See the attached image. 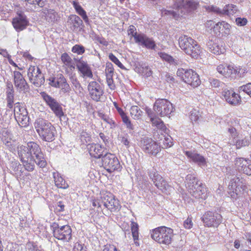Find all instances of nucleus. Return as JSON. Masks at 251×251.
Masks as SVG:
<instances>
[{"label":"nucleus","mask_w":251,"mask_h":251,"mask_svg":"<svg viewBox=\"0 0 251 251\" xmlns=\"http://www.w3.org/2000/svg\"><path fill=\"white\" fill-rule=\"evenodd\" d=\"M18 155L26 170H34V163L41 168L47 165V162L39 146L35 142H30L27 146H21L18 149Z\"/></svg>","instance_id":"nucleus-1"},{"label":"nucleus","mask_w":251,"mask_h":251,"mask_svg":"<svg viewBox=\"0 0 251 251\" xmlns=\"http://www.w3.org/2000/svg\"><path fill=\"white\" fill-rule=\"evenodd\" d=\"M68 23L72 25L71 28L73 30L78 28L83 24L81 19L75 15H72L69 17Z\"/></svg>","instance_id":"nucleus-34"},{"label":"nucleus","mask_w":251,"mask_h":251,"mask_svg":"<svg viewBox=\"0 0 251 251\" xmlns=\"http://www.w3.org/2000/svg\"><path fill=\"white\" fill-rule=\"evenodd\" d=\"M206 46L211 52L216 55L223 53L225 50L220 39L216 36L210 37L206 43Z\"/></svg>","instance_id":"nucleus-16"},{"label":"nucleus","mask_w":251,"mask_h":251,"mask_svg":"<svg viewBox=\"0 0 251 251\" xmlns=\"http://www.w3.org/2000/svg\"><path fill=\"white\" fill-rule=\"evenodd\" d=\"M193 222L191 218H188L183 223V226L186 229H190L193 226Z\"/></svg>","instance_id":"nucleus-61"},{"label":"nucleus","mask_w":251,"mask_h":251,"mask_svg":"<svg viewBox=\"0 0 251 251\" xmlns=\"http://www.w3.org/2000/svg\"><path fill=\"white\" fill-rule=\"evenodd\" d=\"M43 14L45 16L46 20L49 22H54L59 19L58 13L53 9H45L43 11Z\"/></svg>","instance_id":"nucleus-31"},{"label":"nucleus","mask_w":251,"mask_h":251,"mask_svg":"<svg viewBox=\"0 0 251 251\" xmlns=\"http://www.w3.org/2000/svg\"><path fill=\"white\" fill-rule=\"evenodd\" d=\"M178 43L180 49L193 58H197L201 53L200 45L190 37L182 35L178 39Z\"/></svg>","instance_id":"nucleus-5"},{"label":"nucleus","mask_w":251,"mask_h":251,"mask_svg":"<svg viewBox=\"0 0 251 251\" xmlns=\"http://www.w3.org/2000/svg\"><path fill=\"white\" fill-rule=\"evenodd\" d=\"M121 118L122 119L123 122L126 124L127 128L130 129H133V126L131 124V122L129 120L128 117L126 116V114L121 117Z\"/></svg>","instance_id":"nucleus-59"},{"label":"nucleus","mask_w":251,"mask_h":251,"mask_svg":"<svg viewBox=\"0 0 251 251\" xmlns=\"http://www.w3.org/2000/svg\"><path fill=\"white\" fill-rule=\"evenodd\" d=\"M158 54L162 60L170 63L171 64H173L175 66L179 64L180 61L178 60L173 58L171 55L165 52H158Z\"/></svg>","instance_id":"nucleus-38"},{"label":"nucleus","mask_w":251,"mask_h":251,"mask_svg":"<svg viewBox=\"0 0 251 251\" xmlns=\"http://www.w3.org/2000/svg\"><path fill=\"white\" fill-rule=\"evenodd\" d=\"M28 22L26 16L22 14H20L17 17L14 18L12 20V25L15 29L17 32L25 29L27 26Z\"/></svg>","instance_id":"nucleus-24"},{"label":"nucleus","mask_w":251,"mask_h":251,"mask_svg":"<svg viewBox=\"0 0 251 251\" xmlns=\"http://www.w3.org/2000/svg\"><path fill=\"white\" fill-rule=\"evenodd\" d=\"M34 126L40 137L47 142H51L54 139L55 129L49 121L42 119H37Z\"/></svg>","instance_id":"nucleus-4"},{"label":"nucleus","mask_w":251,"mask_h":251,"mask_svg":"<svg viewBox=\"0 0 251 251\" xmlns=\"http://www.w3.org/2000/svg\"><path fill=\"white\" fill-rule=\"evenodd\" d=\"M73 5L76 12L82 17L85 22L87 23L89 19L85 11L80 5L78 4L75 1L74 2Z\"/></svg>","instance_id":"nucleus-42"},{"label":"nucleus","mask_w":251,"mask_h":251,"mask_svg":"<svg viewBox=\"0 0 251 251\" xmlns=\"http://www.w3.org/2000/svg\"><path fill=\"white\" fill-rule=\"evenodd\" d=\"M217 71L221 74L226 77H228L232 75V70L233 66L231 65L226 66L223 64H220L217 68Z\"/></svg>","instance_id":"nucleus-32"},{"label":"nucleus","mask_w":251,"mask_h":251,"mask_svg":"<svg viewBox=\"0 0 251 251\" xmlns=\"http://www.w3.org/2000/svg\"><path fill=\"white\" fill-rule=\"evenodd\" d=\"M153 126H156L158 129L164 131L166 129V127L163 121L157 117L151 118V120Z\"/></svg>","instance_id":"nucleus-45"},{"label":"nucleus","mask_w":251,"mask_h":251,"mask_svg":"<svg viewBox=\"0 0 251 251\" xmlns=\"http://www.w3.org/2000/svg\"><path fill=\"white\" fill-rule=\"evenodd\" d=\"M131 230L132 235L135 244L136 246H139V244L137 241L138 240L139 232H138V225L137 223L133 221L131 222Z\"/></svg>","instance_id":"nucleus-40"},{"label":"nucleus","mask_w":251,"mask_h":251,"mask_svg":"<svg viewBox=\"0 0 251 251\" xmlns=\"http://www.w3.org/2000/svg\"><path fill=\"white\" fill-rule=\"evenodd\" d=\"M103 251H120L113 245H107L104 246Z\"/></svg>","instance_id":"nucleus-64"},{"label":"nucleus","mask_w":251,"mask_h":251,"mask_svg":"<svg viewBox=\"0 0 251 251\" xmlns=\"http://www.w3.org/2000/svg\"><path fill=\"white\" fill-rule=\"evenodd\" d=\"M208 9L220 16L226 15L228 16L233 15L238 11L236 5L233 4H227L223 9L214 6H208Z\"/></svg>","instance_id":"nucleus-19"},{"label":"nucleus","mask_w":251,"mask_h":251,"mask_svg":"<svg viewBox=\"0 0 251 251\" xmlns=\"http://www.w3.org/2000/svg\"><path fill=\"white\" fill-rule=\"evenodd\" d=\"M90 155L96 158H99L102 155L103 149L101 145L98 144H91L87 146Z\"/></svg>","instance_id":"nucleus-30"},{"label":"nucleus","mask_w":251,"mask_h":251,"mask_svg":"<svg viewBox=\"0 0 251 251\" xmlns=\"http://www.w3.org/2000/svg\"><path fill=\"white\" fill-rule=\"evenodd\" d=\"M197 5L198 3L194 0H176L173 5L176 11L164 10L162 13L176 18L195 10Z\"/></svg>","instance_id":"nucleus-2"},{"label":"nucleus","mask_w":251,"mask_h":251,"mask_svg":"<svg viewBox=\"0 0 251 251\" xmlns=\"http://www.w3.org/2000/svg\"><path fill=\"white\" fill-rule=\"evenodd\" d=\"M140 146L146 153L156 155L160 151L158 144L152 139L144 137L140 141Z\"/></svg>","instance_id":"nucleus-11"},{"label":"nucleus","mask_w":251,"mask_h":251,"mask_svg":"<svg viewBox=\"0 0 251 251\" xmlns=\"http://www.w3.org/2000/svg\"><path fill=\"white\" fill-rule=\"evenodd\" d=\"M14 84L17 90L20 92L27 91L28 89V84L22 74L18 71L13 72Z\"/></svg>","instance_id":"nucleus-20"},{"label":"nucleus","mask_w":251,"mask_h":251,"mask_svg":"<svg viewBox=\"0 0 251 251\" xmlns=\"http://www.w3.org/2000/svg\"><path fill=\"white\" fill-rule=\"evenodd\" d=\"M109 59L116 64L121 69H125V67L119 59L112 53H109L108 55Z\"/></svg>","instance_id":"nucleus-53"},{"label":"nucleus","mask_w":251,"mask_h":251,"mask_svg":"<svg viewBox=\"0 0 251 251\" xmlns=\"http://www.w3.org/2000/svg\"><path fill=\"white\" fill-rule=\"evenodd\" d=\"M140 68L138 69L137 71L143 75L147 77L150 76L152 72L149 67L146 64L142 63L139 64Z\"/></svg>","instance_id":"nucleus-41"},{"label":"nucleus","mask_w":251,"mask_h":251,"mask_svg":"<svg viewBox=\"0 0 251 251\" xmlns=\"http://www.w3.org/2000/svg\"><path fill=\"white\" fill-rule=\"evenodd\" d=\"M200 114L198 110L193 109L190 112V118L192 122H197L200 118Z\"/></svg>","instance_id":"nucleus-55"},{"label":"nucleus","mask_w":251,"mask_h":251,"mask_svg":"<svg viewBox=\"0 0 251 251\" xmlns=\"http://www.w3.org/2000/svg\"><path fill=\"white\" fill-rule=\"evenodd\" d=\"M249 144V141L246 138L243 139H238L235 142V145L237 149H240L243 147L248 146Z\"/></svg>","instance_id":"nucleus-52"},{"label":"nucleus","mask_w":251,"mask_h":251,"mask_svg":"<svg viewBox=\"0 0 251 251\" xmlns=\"http://www.w3.org/2000/svg\"><path fill=\"white\" fill-rule=\"evenodd\" d=\"M60 82L61 85L59 87L61 88L60 92L63 94L69 93L71 91V87L69 84L67 83L66 79H62Z\"/></svg>","instance_id":"nucleus-47"},{"label":"nucleus","mask_w":251,"mask_h":251,"mask_svg":"<svg viewBox=\"0 0 251 251\" xmlns=\"http://www.w3.org/2000/svg\"><path fill=\"white\" fill-rule=\"evenodd\" d=\"M73 251H87L86 247L79 242H76L75 244Z\"/></svg>","instance_id":"nucleus-57"},{"label":"nucleus","mask_w":251,"mask_h":251,"mask_svg":"<svg viewBox=\"0 0 251 251\" xmlns=\"http://www.w3.org/2000/svg\"><path fill=\"white\" fill-rule=\"evenodd\" d=\"M135 43L149 49H154L156 46L154 41L143 34H139L136 37Z\"/></svg>","instance_id":"nucleus-27"},{"label":"nucleus","mask_w":251,"mask_h":251,"mask_svg":"<svg viewBox=\"0 0 251 251\" xmlns=\"http://www.w3.org/2000/svg\"><path fill=\"white\" fill-rule=\"evenodd\" d=\"M6 95L7 106L9 108H12L14 102V90L12 87L11 88L9 87L6 91Z\"/></svg>","instance_id":"nucleus-43"},{"label":"nucleus","mask_w":251,"mask_h":251,"mask_svg":"<svg viewBox=\"0 0 251 251\" xmlns=\"http://www.w3.org/2000/svg\"><path fill=\"white\" fill-rule=\"evenodd\" d=\"M229 189L232 190L233 194L231 195L232 198H235V195H240L244 190V186L242 181L239 177L232 178L229 184Z\"/></svg>","instance_id":"nucleus-25"},{"label":"nucleus","mask_w":251,"mask_h":251,"mask_svg":"<svg viewBox=\"0 0 251 251\" xmlns=\"http://www.w3.org/2000/svg\"><path fill=\"white\" fill-rule=\"evenodd\" d=\"M101 202L104 206L111 212L119 210L121 205L118 200L111 193L106 192L101 194Z\"/></svg>","instance_id":"nucleus-9"},{"label":"nucleus","mask_w":251,"mask_h":251,"mask_svg":"<svg viewBox=\"0 0 251 251\" xmlns=\"http://www.w3.org/2000/svg\"><path fill=\"white\" fill-rule=\"evenodd\" d=\"M239 92H243L251 97V83H249L239 87Z\"/></svg>","instance_id":"nucleus-51"},{"label":"nucleus","mask_w":251,"mask_h":251,"mask_svg":"<svg viewBox=\"0 0 251 251\" xmlns=\"http://www.w3.org/2000/svg\"><path fill=\"white\" fill-rule=\"evenodd\" d=\"M41 96L56 116L61 119L64 116V113L61 105L56 100L45 92L42 93Z\"/></svg>","instance_id":"nucleus-15"},{"label":"nucleus","mask_w":251,"mask_h":251,"mask_svg":"<svg viewBox=\"0 0 251 251\" xmlns=\"http://www.w3.org/2000/svg\"><path fill=\"white\" fill-rule=\"evenodd\" d=\"M127 33L128 35H131V37H134L135 41L136 37L139 36V34H137L136 27L132 25H131L129 26V28L127 30Z\"/></svg>","instance_id":"nucleus-56"},{"label":"nucleus","mask_w":251,"mask_h":251,"mask_svg":"<svg viewBox=\"0 0 251 251\" xmlns=\"http://www.w3.org/2000/svg\"><path fill=\"white\" fill-rule=\"evenodd\" d=\"M76 67L82 78L85 79L93 78V75L91 67L86 62L80 59L78 60L76 63Z\"/></svg>","instance_id":"nucleus-21"},{"label":"nucleus","mask_w":251,"mask_h":251,"mask_svg":"<svg viewBox=\"0 0 251 251\" xmlns=\"http://www.w3.org/2000/svg\"><path fill=\"white\" fill-rule=\"evenodd\" d=\"M102 162L103 167L108 172H112L120 169V162L117 157L113 154H105L102 157Z\"/></svg>","instance_id":"nucleus-12"},{"label":"nucleus","mask_w":251,"mask_h":251,"mask_svg":"<svg viewBox=\"0 0 251 251\" xmlns=\"http://www.w3.org/2000/svg\"><path fill=\"white\" fill-rule=\"evenodd\" d=\"M53 175L55 184L58 188L66 189L68 187V184L58 173H53Z\"/></svg>","instance_id":"nucleus-35"},{"label":"nucleus","mask_w":251,"mask_h":251,"mask_svg":"<svg viewBox=\"0 0 251 251\" xmlns=\"http://www.w3.org/2000/svg\"><path fill=\"white\" fill-rule=\"evenodd\" d=\"M246 72H247V70L245 68H242L240 66L233 67L232 75H237L238 76L241 77Z\"/></svg>","instance_id":"nucleus-50"},{"label":"nucleus","mask_w":251,"mask_h":251,"mask_svg":"<svg viewBox=\"0 0 251 251\" xmlns=\"http://www.w3.org/2000/svg\"><path fill=\"white\" fill-rule=\"evenodd\" d=\"M236 99V100H237V102H236L235 104H231L232 105L236 106L237 105H239L242 101L240 96L238 94H236L234 92V94H233L232 96H231L229 97V99H231V100L232 101H234V99Z\"/></svg>","instance_id":"nucleus-60"},{"label":"nucleus","mask_w":251,"mask_h":251,"mask_svg":"<svg viewBox=\"0 0 251 251\" xmlns=\"http://www.w3.org/2000/svg\"><path fill=\"white\" fill-rule=\"evenodd\" d=\"M19 117L15 118L19 125L21 127H26L29 125V117L27 111H24V113L19 115Z\"/></svg>","instance_id":"nucleus-33"},{"label":"nucleus","mask_w":251,"mask_h":251,"mask_svg":"<svg viewBox=\"0 0 251 251\" xmlns=\"http://www.w3.org/2000/svg\"><path fill=\"white\" fill-rule=\"evenodd\" d=\"M184 153L193 162L197 163L201 167L206 166V160L203 156L191 151H184Z\"/></svg>","instance_id":"nucleus-26"},{"label":"nucleus","mask_w":251,"mask_h":251,"mask_svg":"<svg viewBox=\"0 0 251 251\" xmlns=\"http://www.w3.org/2000/svg\"><path fill=\"white\" fill-rule=\"evenodd\" d=\"M88 89L91 98L96 101L100 100L103 96V90L100 84L96 81H91L88 85Z\"/></svg>","instance_id":"nucleus-17"},{"label":"nucleus","mask_w":251,"mask_h":251,"mask_svg":"<svg viewBox=\"0 0 251 251\" xmlns=\"http://www.w3.org/2000/svg\"><path fill=\"white\" fill-rule=\"evenodd\" d=\"M27 76L30 81L36 87L44 84L45 79L40 69L35 66H30L27 71Z\"/></svg>","instance_id":"nucleus-14"},{"label":"nucleus","mask_w":251,"mask_h":251,"mask_svg":"<svg viewBox=\"0 0 251 251\" xmlns=\"http://www.w3.org/2000/svg\"><path fill=\"white\" fill-rule=\"evenodd\" d=\"M230 27L229 24L224 21L218 22L214 26L213 31L217 35H219L221 32L228 34L229 33Z\"/></svg>","instance_id":"nucleus-29"},{"label":"nucleus","mask_w":251,"mask_h":251,"mask_svg":"<svg viewBox=\"0 0 251 251\" xmlns=\"http://www.w3.org/2000/svg\"><path fill=\"white\" fill-rule=\"evenodd\" d=\"M80 139L82 144H87V143L91 141V135L89 133L85 131H82L80 133Z\"/></svg>","instance_id":"nucleus-49"},{"label":"nucleus","mask_w":251,"mask_h":251,"mask_svg":"<svg viewBox=\"0 0 251 251\" xmlns=\"http://www.w3.org/2000/svg\"><path fill=\"white\" fill-rule=\"evenodd\" d=\"M53 236L57 239L64 242H69L72 238V229L69 225L60 226L54 222L51 225Z\"/></svg>","instance_id":"nucleus-8"},{"label":"nucleus","mask_w":251,"mask_h":251,"mask_svg":"<svg viewBox=\"0 0 251 251\" xmlns=\"http://www.w3.org/2000/svg\"><path fill=\"white\" fill-rule=\"evenodd\" d=\"M235 164L240 172L251 175V161L244 158H238L235 160Z\"/></svg>","instance_id":"nucleus-22"},{"label":"nucleus","mask_w":251,"mask_h":251,"mask_svg":"<svg viewBox=\"0 0 251 251\" xmlns=\"http://www.w3.org/2000/svg\"><path fill=\"white\" fill-rule=\"evenodd\" d=\"M173 230L166 226H160L152 230L151 238L159 244L169 245L172 242Z\"/></svg>","instance_id":"nucleus-6"},{"label":"nucleus","mask_w":251,"mask_h":251,"mask_svg":"<svg viewBox=\"0 0 251 251\" xmlns=\"http://www.w3.org/2000/svg\"><path fill=\"white\" fill-rule=\"evenodd\" d=\"M153 109L158 115L163 117L170 114L174 110L173 104L166 99L157 100Z\"/></svg>","instance_id":"nucleus-10"},{"label":"nucleus","mask_w":251,"mask_h":251,"mask_svg":"<svg viewBox=\"0 0 251 251\" xmlns=\"http://www.w3.org/2000/svg\"><path fill=\"white\" fill-rule=\"evenodd\" d=\"M176 74L184 82L194 88L198 87L201 84L199 75L191 69L179 68L177 70Z\"/></svg>","instance_id":"nucleus-7"},{"label":"nucleus","mask_w":251,"mask_h":251,"mask_svg":"<svg viewBox=\"0 0 251 251\" xmlns=\"http://www.w3.org/2000/svg\"><path fill=\"white\" fill-rule=\"evenodd\" d=\"M158 146L160 147V149L161 148H167L171 147L173 146L172 137L169 135L162 136L159 140Z\"/></svg>","instance_id":"nucleus-36"},{"label":"nucleus","mask_w":251,"mask_h":251,"mask_svg":"<svg viewBox=\"0 0 251 251\" xmlns=\"http://www.w3.org/2000/svg\"><path fill=\"white\" fill-rule=\"evenodd\" d=\"M149 176L155 186L162 192H165L170 189L167 182L156 171L151 172Z\"/></svg>","instance_id":"nucleus-18"},{"label":"nucleus","mask_w":251,"mask_h":251,"mask_svg":"<svg viewBox=\"0 0 251 251\" xmlns=\"http://www.w3.org/2000/svg\"><path fill=\"white\" fill-rule=\"evenodd\" d=\"M228 131L230 133V136L234 139L237 137L238 135L237 130L233 127H230L228 128Z\"/></svg>","instance_id":"nucleus-63"},{"label":"nucleus","mask_w":251,"mask_h":251,"mask_svg":"<svg viewBox=\"0 0 251 251\" xmlns=\"http://www.w3.org/2000/svg\"><path fill=\"white\" fill-rule=\"evenodd\" d=\"M185 182L186 187L192 196L198 199H206L207 193L204 185L200 182L194 175H187Z\"/></svg>","instance_id":"nucleus-3"},{"label":"nucleus","mask_w":251,"mask_h":251,"mask_svg":"<svg viewBox=\"0 0 251 251\" xmlns=\"http://www.w3.org/2000/svg\"><path fill=\"white\" fill-rule=\"evenodd\" d=\"M69 75L71 82L73 86L75 87V90L78 91L79 92H81V91L83 89L82 87H81L80 83H79V81L78 80L77 78L76 77L75 75H73V72H72L71 73V75Z\"/></svg>","instance_id":"nucleus-44"},{"label":"nucleus","mask_w":251,"mask_h":251,"mask_svg":"<svg viewBox=\"0 0 251 251\" xmlns=\"http://www.w3.org/2000/svg\"><path fill=\"white\" fill-rule=\"evenodd\" d=\"M233 94H234V91L232 90H228L226 88L224 89L222 91V96L225 100L229 104H235L236 102H237V100L234 99V101H232L231 99H229V97L232 96Z\"/></svg>","instance_id":"nucleus-39"},{"label":"nucleus","mask_w":251,"mask_h":251,"mask_svg":"<svg viewBox=\"0 0 251 251\" xmlns=\"http://www.w3.org/2000/svg\"><path fill=\"white\" fill-rule=\"evenodd\" d=\"M201 219L205 226L216 227L222 222V217L216 212L209 211L206 212Z\"/></svg>","instance_id":"nucleus-13"},{"label":"nucleus","mask_w":251,"mask_h":251,"mask_svg":"<svg viewBox=\"0 0 251 251\" xmlns=\"http://www.w3.org/2000/svg\"><path fill=\"white\" fill-rule=\"evenodd\" d=\"M0 137L4 144L10 148H12L15 141L13 140L12 134L7 129L4 128L1 130Z\"/></svg>","instance_id":"nucleus-28"},{"label":"nucleus","mask_w":251,"mask_h":251,"mask_svg":"<svg viewBox=\"0 0 251 251\" xmlns=\"http://www.w3.org/2000/svg\"><path fill=\"white\" fill-rule=\"evenodd\" d=\"M61 60L63 63L62 68L65 70V74L71 75V73L75 69V64L71 57L67 53H64L61 56Z\"/></svg>","instance_id":"nucleus-23"},{"label":"nucleus","mask_w":251,"mask_h":251,"mask_svg":"<svg viewBox=\"0 0 251 251\" xmlns=\"http://www.w3.org/2000/svg\"><path fill=\"white\" fill-rule=\"evenodd\" d=\"M72 51L78 54H82L85 52V49L82 46L75 45L72 48Z\"/></svg>","instance_id":"nucleus-54"},{"label":"nucleus","mask_w":251,"mask_h":251,"mask_svg":"<svg viewBox=\"0 0 251 251\" xmlns=\"http://www.w3.org/2000/svg\"><path fill=\"white\" fill-rule=\"evenodd\" d=\"M130 114L133 119L138 120L141 119L143 111L138 106L133 105L130 108Z\"/></svg>","instance_id":"nucleus-37"},{"label":"nucleus","mask_w":251,"mask_h":251,"mask_svg":"<svg viewBox=\"0 0 251 251\" xmlns=\"http://www.w3.org/2000/svg\"><path fill=\"white\" fill-rule=\"evenodd\" d=\"M210 82L212 86L219 87L222 86L224 84L216 79H210Z\"/></svg>","instance_id":"nucleus-62"},{"label":"nucleus","mask_w":251,"mask_h":251,"mask_svg":"<svg viewBox=\"0 0 251 251\" xmlns=\"http://www.w3.org/2000/svg\"><path fill=\"white\" fill-rule=\"evenodd\" d=\"M113 73V71L112 70H110L109 73L106 75L107 83L109 88L111 90H114L115 88V85L114 84V81L112 79Z\"/></svg>","instance_id":"nucleus-48"},{"label":"nucleus","mask_w":251,"mask_h":251,"mask_svg":"<svg viewBox=\"0 0 251 251\" xmlns=\"http://www.w3.org/2000/svg\"><path fill=\"white\" fill-rule=\"evenodd\" d=\"M12 167H15V174L17 177H20L21 176V169L22 168V166L20 164H18L16 162H12Z\"/></svg>","instance_id":"nucleus-58"},{"label":"nucleus","mask_w":251,"mask_h":251,"mask_svg":"<svg viewBox=\"0 0 251 251\" xmlns=\"http://www.w3.org/2000/svg\"><path fill=\"white\" fill-rule=\"evenodd\" d=\"M24 111H27L26 109L22 105L20 102L15 103V106L14 109V114L15 118L19 117V115L24 113Z\"/></svg>","instance_id":"nucleus-46"}]
</instances>
